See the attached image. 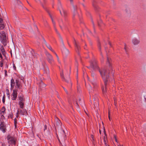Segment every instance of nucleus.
<instances>
[{
	"mask_svg": "<svg viewBox=\"0 0 146 146\" xmlns=\"http://www.w3.org/2000/svg\"><path fill=\"white\" fill-rule=\"evenodd\" d=\"M94 90H93L92 89V88H91V89H90L89 90V92H90V93H92L93 92V91H94Z\"/></svg>",
	"mask_w": 146,
	"mask_h": 146,
	"instance_id": "nucleus-37",
	"label": "nucleus"
},
{
	"mask_svg": "<svg viewBox=\"0 0 146 146\" xmlns=\"http://www.w3.org/2000/svg\"><path fill=\"white\" fill-rule=\"evenodd\" d=\"M0 66L1 67H2L3 66V61L1 60L0 61Z\"/></svg>",
	"mask_w": 146,
	"mask_h": 146,
	"instance_id": "nucleus-27",
	"label": "nucleus"
},
{
	"mask_svg": "<svg viewBox=\"0 0 146 146\" xmlns=\"http://www.w3.org/2000/svg\"><path fill=\"white\" fill-rule=\"evenodd\" d=\"M43 41H44V44H46H46H47V42H46V40H45L44 39H43Z\"/></svg>",
	"mask_w": 146,
	"mask_h": 146,
	"instance_id": "nucleus-42",
	"label": "nucleus"
},
{
	"mask_svg": "<svg viewBox=\"0 0 146 146\" xmlns=\"http://www.w3.org/2000/svg\"><path fill=\"white\" fill-rule=\"evenodd\" d=\"M2 146H4V145H2Z\"/></svg>",
	"mask_w": 146,
	"mask_h": 146,
	"instance_id": "nucleus-63",
	"label": "nucleus"
},
{
	"mask_svg": "<svg viewBox=\"0 0 146 146\" xmlns=\"http://www.w3.org/2000/svg\"><path fill=\"white\" fill-rule=\"evenodd\" d=\"M2 101H3V103H4L5 102V99H3V98Z\"/></svg>",
	"mask_w": 146,
	"mask_h": 146,
	"instance_id": "nucleus-48",
	"label": "nucleus"
},
{
	"mask_svg": "<svg viewBox=\"0 0 146 146\" xmlns=\"http://www.w3.org/2000/svg\"><path fill=\"white\" fill-rule=\"evenodd\" d=\"M62 131H63V133H64V131L63 130Z\"/></svg>",
	"mask_w": 146,
	"mask_h": 146,
	"instance_id": "nucleus-55",
	"label": "nucleus"
},
{
	"mask_svg": "<svg viewBox=\"0 0 146 146\" xmlns=\"http://www.w3.org/2000/svg\"><path fill=\"white\" fill-rule=\"evenodd\" d=\"M15 84V83L14 80L13 79H12L11 81V90H12L13 88L14 87Z\"/></svg>",
	"mask_w": 146,
	"mask_h": 146,
	"instance_id": "nucleus-14",
	"label": "nucleus"
},
{
	"mask_svg": "<svg viewBox=\"0 0 146 146\" xmlns=\"http://www.w3.org/2000/svg\"><path fill=\"white\" fill-rule=\"evenodd\" d=\"M91 66L93 69H95L98 68L97 64L96 61H94L91 64Z\"/></svg>",
	"mask_w": 146,
	"mask_h": 146,
	"instance_id": "nucleus-9",
	"label": "nucleus"
},
{
	"mask_svg": "<svg viewBox=\"0 0 146 146\" xmlns=\"http://www.w3.org/2000/svg\"><path fill=\"white\" fill-rule=\"evenodd\" d=\"M60 76H61V78H62V79H63V80H65V81L66 82H67L69 83V82H70V80H69V81H67L65 80V79L64 76V74H63V71H62V72L60 73Z\"/></svg>",
	"mask_w": 146,
	"mask_h": 146,
	"instance_id": "nucleus-16",
	"label": "nucleus"
},
{
	"mask_svg": "<svg viewBox=\"0 0 146 146\" xmlns=\"http://www.w3.org/2000/svg\"><path fill=\"white\" fill-rule=\"evenodd\" d=\"M82 5H83V6H84V5L83 4Z\"/></svg>",
	"mask_w": 146,
	"mask_h": 146,
	"instance_id": "nucleus-60",
	"label": "nucleus"
},
{
	"mask_svg": "<svg viewBox=\"0 0 146 146\" xmlns=\"http://www.w3.org/2000/svg\"><path fill=\"white\" fill-rule=\"evenodd\" d=\"M99 132L100 134H101V131L100 129L99 130Z\"/></svg>",
	"mask_w": 146,
	"mask_h": 146,
	"instance_id": "nucleus-52",
	"label": "nucleus"
},
{
	"mask_svg": "<svg viewBox=\"0 0 146 146\" xmlns=\"http://www.w3.org/2000/svg\"><path fill=\"white\" fill-rule=\"evenodd\" d=\"M74 45L76 46V47L77 49V50H78L80 48V47L79 46V45L77 44V42H76V41L75 39H74Z\"/></svg>",
	"mask_w": 146,
	"mask_h": 146,
	"instance_id": "nucleus-18",
	"label": "nucleus"
},
{
	"mask_svg": "<svg viewBox=\"0 0 146 146\" xmlns=\"http://www.w3.org/2000/svg\"><path fill=\"white\" fill-rule=\"evenodd\" d=\"M16 2L18 4L19 6V8L20 9H21L22 8V6L20 1H18V0H15Z\"/></svg>",
	"mask_w": 146,
	"mask_h": 146,
	"instance_id": "nucleus-17",
	"label": "nucleus"
},
{
	"mask_svg": "<svg viewBox=\"0 0 146 146\" xmlns=\"http://www.w3.org/2000/svg\"><path fill=\"white\" fill-rule=\"evenodd\" d=\"M62 51L65 54H68L69 53V51L66 48L63 49H62Z\"/></svg>",
	"mask_w": 146,
	"mask_h": 146,
	"instance_id": "nucleus-15",
	"label": "nucleus"
},
{
	"mask_svg": "<svg viewBox=\"0 0 146 146\" xmlns=\"http://www.w3.org/2000/svg\"><path fill=\"white\" fill-rule=\"evenodd\" d=\"M54 54H55L56 57V58H57V59H58V61L59 60V58H58V56L56 54L55 52H53Z\"/></svg>",
	"mask_w": 146,
	"mask_h": 146,
	"instance_id": "nucleus-35",
	"label": "nucleus"
},
{
	"mask_svg": "<svg viewBox=\"0 0 146 146\" xmlns=\"http://www.w3.org/2000/svg\"><path fill=\"white\" fill-rule=\"evenodd\" d=\"M47 129V126L46 125H45L44 126V130H46Z\"/></svg>",
	"mask_w": 146,
	"mask_h": 146,
	"instance_id": "nucleus-45",
	"label": "nucleus"
},
{
	"mask_svg": "<svg viewBox=\"0 0 146 146\" xmlns=\"http://www.w3.org/2000/svg\"><path fill=\"white\" fill-rule=\"evenodd\" d=\"M0 130L3 133H5L6 131V127L3 122H1L0 124Z\"/></svg>",
	"mask_w": 146,
	"mask_h": 146,
	"instance_id": "nucleus-5",
	"label": "nucleus"
},
{
	"mask_svg": "<svg viewBox=\"0 0 146 146\" xmlns=\"http://www.w3.org/2000/svg\"><path fill=\"white\" fill-rule=\"evenodd\" d=\"M13 68H14V70L16 69V66H15V65L14 64H13Z\"/></svg>",
	"mask_w": 146,
	"mask_h": 146,
	"instance_id": "nucleus-47",
	"label": "nucleus"
},
{
	"mask_svg": "<svg viewBox=\"0 0 146 146\" xmlns=\"http://www.w3.org/2000/svg\"><path fill=\"white\" fill-rule=\"evenodd\" d=\"M46 46L47 48H49L50 50H51L53 52H54V51L52 49L51 46L49 44H46Z\"/></svg>",
	"mask_w": 146,
	"mask_h": 146,
	"instance_id": "nucleus-20",
	"label": "nucleus"
},
{
	"mask_svg": "<svg viewBox=\"0 0 146 146\" xmlns=\"http://www.w3.org/2000/svg\"><path fill=\"white\" fill-rule=\"evenodd\" d=\"M60 39L61 42L62 43V44H63V43H64L62 38L61 37L60 35Z\"/></svg>",
	"mask_w": 146,
	"mask_h": 146,
	"instance_id": "nucleus-31",
	"label": "nucleus"
},
{
	"mask_svg": "<svg viewBox=\"0 0 146 146\" xmlns=\"http://www.w3.org/2000/svg\"><path fill=\"white\" fill-rule=\"evenodd\" d=\"M18 117V115H17V117Z\"/></svg>",
	"mask_w": 146,
	"mask_h": 146,
	"instance_id": "nucleus-61",
	"label": "nucleus"
},
{
	"mask_svg": "<svg viewBox=\"0 0 146 146\" xmlns=\"http://www.w3.org/2000/svg\"><path fill=\"white\" fill-rule=\"evenodd\" d=\"M20 110L19 109L17 110V115L19 113L20 111Z\"/></svg>",
	"mask_w": 146,
	"mask_h": 146,
	"instance_id": "nucleus-39",
	"label": "nucleus"
},
{
	"mask_svg": "<svg viewBox=\"0 0 146 146\" xmlns=\"http://www.w3.org/2000/svg\"><path fill=\"white\" fill-rule=\"evenodd\" d=\"M16 86H17L18 88H20V83L16 84Z\"/></svg>",
	"mask_w": 146,
	"mask_h": 146,
	"instance_id": "nucleus-32",
	"label": "nucleus"
},
{
	"mask_svg": "<svg viewBox=\"0 0 146 146\" xmlns=\"http://www.w3.org/2000/svg\"><path fill=\"white\" fill-rule=\"evenodd\" d=\"M109 119L110 120V113H109Z\"/></svg>",
	"mask_w": 146,
	"mask_h": 146,
	"instance_id": "nucleus-51",
	"label": "nucleus"
},
{
	"mask_svg": "<svg viewBox=\"0 0 146 146\" xmlns=\"http://www.w3.org/2000/svg\"><path fill=\"white\" fill-rule=\"evenodd\" d=\"M125 50H126V48H125Z\"/></svg>",
	"mask_w": 146,
	"mask_h": 146,
	"instance_id": "nucleus-58",
	"label": "nucleus"
},
{
	"mask_svg": "<svg viewBox=\"0 0 146 146\" xmlns=\"http://www.w3.org/2000/svg\"><path fill=\"white\" fill-rule=\"evenodd\" d=\"M125 11L127 14L128 16H129L130 15V12L129 9H126Z\"/></svg>",
	"mask_w": 146,
	"mask_h": 146,
	"instance_id": "nucleus-23",
	"label": "nucleus"
},
{
	"mask_svg": "<svg viewBox=\"0 0 146 146\" xmlns=\"http://www.w3.org/2000/svg\"><path fill=\"white\" fill-rule=\"evenodd\" d=\"M5 27L3 23H0V30L4 29Z\"/></svg>",
	"mask_w": 146,
	"mask_h": 146,
	"instance_id": "nucleus-22",
	"label": "nucleus"
},
{
	"mask_svg": "<svg viewBox=\"0 0 146 146\" xmlns=\"http://www.w3.org/2000/svg\"><path fill=\"white\" fill-rule=\"evenodd\" d=\"M101 55L102 57V58L101 59V61H103L104 57H103V56L102 54V53H101Z\"/></svg>",
	"mask_w": 146,
	"mask_h": 146,
	"instance_id": "nucleus-34",
	"label": "nucleus"
},
{
	"mask_svg": "<svg viewBox=\"0 0 146 146\" xmlns=\"http://www.w3.org/2000/svg\"><path fill=\"white\" fill-rule=\"evenodd\" d=\"M0 58H1V60L3 61V56H2V55L1 54V53L0 52Z\"/></svg>",
	"mask_w": 146,
	"mask_h": 146,
	"instance_id": "nucleus-26",
	"label": "nucleus"
},
{
	"mask_svg": "<svg viewBox=\"0 0 146 146\" xmlns=\"http://www.w3.org/2000/svg\"><path fill=\"white\" fill-rule=\"evenodd\" d=\"M132 42L134 45H137L140 42V41L139 39H137L136 38H134L132 39Z\"/></svg>",
	"mask_w": 146,
	"mask_h": 146,
	"instance_id": "nucleus-7",
	"label": "nucleus"
},
{
	"mask_svg": "<svg viewBox=\"0 0 146 146\" xmlns=\"http://www.w3.org/2000/svg\"><path fill=\"white\" fill-rule=\"evenodd\" d=\"M19 102H24V100L22 97L20 96L19 97Z\"/></svg>",
	"mask_w": 146,
	"mask_h": 146,
	"instance_id": "nucleus-21",
	"label": "nucleus"
},
{
	"mask_svg": "<svg viewBox=\"0 0 146 146\" xmlns=\"http://www.w3.org/2000/svg\"><path fill=\"white\" fill-rule=\"evenodd\" d=\"M14 125L15 128L17 127V119L15 118L14 119Z\"/></svg>",
	"mask_w": 146,
	"mask_h": 146,
	"instance_id": "nucleus-24",
	"label": "nucleus"
},
{
	"mask_svg": "<svg viewBox=\"0 0 146 146\" xmlns=\"http://www.w3.org/2000/svg\"><path fill=\"white\" fill-rule=\"evenodd\" d=\"M111 59L107 56L106 64L109 66L108 67H104L99 71L104 83V87H102V91L104 94H106L108 93L107 87L108 83L110 82L109 76L110 73L113 70L110 63Z\"/></svg>",
	"mask_w": 146,
	"mask_h": 146,
	"instance_id": "nucleus-1",
	"label": "nucleus"
},
{
	"mask_svg": "<svg viewBox=\"0 0 146 146\" xmlns=\"http://www.w3.org/2000/svg\"><path fill=\"white\" fill-rule=\"evenodd\" d=\"M109 44L110 46H111V43H110V42H109Z\"/></svg>",
	"mask_w": 146,
	"mask_h": 146,
	"instance_id": "nucleus-53",
	"label": "nucleus"
},
{
	"mask_svg": "<svg viewBox=\"0 0 146 146\" xmlns=\"http://www.w3.org/2000/svg\"><path fill=\"white\" fill-rule=\"evenodd\" d=\"M2 110V112H3V113H4V112L5 111V107H3Z\"/></svg>",
	"mask_w": 146,
	"mask_h": 146,
	"instance_id": "nucleus-30",
	"label": "nucleus"
},
{
	"mask_svg": "<svg viewBox=\"0 0 146 146\" xmlns=\"http://www.w3.org/2000/svg\"><path fill=\"white\" fill-rule=\"evenodd\" d=\"M72 5V7L73 8V17H74L75 15L77 13V12L76 11L77 9V7L76 5H74L73 4Z\"/></svg>",
	"mask_w": 146,
	"mask_h": 146,
	"instance_id": "nucleus-12",
	"label": "nucleus"
},
{
	"mask_svg": "<svg viewBox=\"0 0 146 146\" xmlns=\"http://www.w3.org/2000/svg\"><path fill=\"white\" fill-rule=\"evenodd\" d=\"M3 23V19H2L0 18V23Z\"/></svg>",
	"mask_w": 146,
	"mask_h": 146,
	"instance_id": "nucleus-40",
	"label": "nucleus"
},
{
	"mask_svg": "<svg viewBox=\"0 0 146 146\" xmlns=\"http://www.w3.org/2000/svg\"><path fill=\"white\" fill-rule=\"evenodd\" d=\"M0 41L4 46L7 45L8 42L5 32L4 31L0 32Z\"/></svg>",
	"mask_w": 146,
	"mask_h": 146,
	"instance_id": "nucleus-2",
	"label": "nucleus"
},
{
	"mask_svg": "<svg viewBox=\"0 0 146 146\" xmlns=\"http://www.w3.org/2000/svg\"><path fill=\"white\" fill-rule=\"evenodd\" d=\"M68 45H69V46H70V44H69V43H68Z\"/></svg>",
	"mask_w": 146,
	"mask_h": 146,
	"instance_id": "nucleus-57",
	"label": "nucleus"
},
{
	"mask_svg": "<svg viewBox=\"0 0 146 146\" xmlns=\"http://www.w3.org/2000/svg\"><path fill=\"white\" fill-rule=\"evenodd\" d=\"M27 3H29V2H28V1H27Z\"/></svg>",
	"mask_w": 146,
	"mask_h": 146,
	"instance_id": "nucleus-62",
	"label": "nucleus"
},
{
	"mask_svg": "<svg viewBox=\"0 0 146 146\" xmlns=\"http://www.w3.org/2000/svg\"><path fill=\"white\" fill-rule=\"evenodd\" d=\"M17 90H14L11 96H12L11 99L12 100H16L17 97Z\"/></svg>",
	"mask_w": 146,
	"mask_h": 146,
	"instance_id": "nucleus-6",
	"label": "nucleus"
},
{
	"mask_svg": "<svg viewBox=\"0 0 146 146\" xmlns=\"http://www.w3.org/2000/svg\"><path fill=\"white\" fill-rule=\"evenodd\" d=\"M54 29H55V30L56 31L57 33V30L56 29L55 27H54Z\"/></svg>",
	"mask_w": 146,
	"mask_h": 146,
	"instance_id": "nucleus-50",
	"label": "nucleus"
},
{
	"mask_svg": "<svg viewBox=\"0 0 146 146\" xmlns=\"http://www.w3.org/2000/svg\"><path fill=\"white\" fill-rule=\"evenodd\" d=\"M58 9L60 11L61 15L64 17L67 15L66 11L65 10L61 5L60 2L59 1L58 2Z\"/></svg>",
	"mask_w": 146,
	"mask_h": 146,
	"instance_id": "nucleus-3",
	"label": "nucleus"
},
{
	"mask_svg": "<svg viewBox=\"0 0 146 146\" xmlns=\"http://www.w3.org/2000/svg\"><path fill=\"white\" fill-rule=\"evenodd\" d=\"M91 137L92 138L93 140H94V136L93 135H91Z\"/></svg>",
	"mask_w": 146,
	"mask_h": 146,
	"instance_id": "nucleus-43",
	"label": "nucleus"
},
{
	"mask_svg": "<svg viewBox=\"0 0 146 146\" xmlns=\"http://www.w3.org/2000/svg\"><path fill=\"white\" fill-rule=\"evenodd\" d=\"M45 70L46 71V72L47 74H48L49 73V69L47 67L45 68Z\"/></svg>",
	"mask_w": 146,
	"mask_h": 146,
	"instance_id": "nucleus-25",
	"label": "nucleus"
},
{
	"mask_svg": "<svg viewBox=\"0 0 146 146\" xmlns=\"http://www.w3.org/2000/svg\"><path fill=\"white\" fill-rule=\"evenodd\" d=\"M56 125L57 126L56 128H58V127H59L61 126V125L62 124V123H61L60 121L59 120H56Z\"/></svg>",
	"mask_w": 146,
	"mask_h": 146,
	"instance_id": "nucleus-13",
	"label": "nucleus"
},
{
	"mask_svg": "<svg viewBox=\"0 0 146 146\" xmlns=\"http://www.w3.org/2000/svg\"><path fill=\"white\" fill-rule=\"evenodd\" d=\"M50 16L51 19H52V21L53 24L54 26V27H55V23L54 22V21H53V20L51 16L50 15Z\"/></svg>",
	"mask_w": 146,
	"mask_h": 146,
	"instance_id": "nucleus-29",
	"label": "nucleus"
},
{
	"mask_svg": "<svg viewBox=\"0 0 146 146\" xmlns=\"http://www.w3.org/2000/svg\"><path fill=\"white\" fill-rule=\"evenodd\" d=\"M24 102H19V104L20 105V107L21 109H23L24 107Z\"/></svg>",
	"mask_w": 146,
	"mask_h": 146,
	"instance_id": "nucleus-19",
	"label": "nucleus"
},
{
	"mask_svg": "<svg viewBox=\"0 0 146 146\" xmlns=\"http://www.w3.org/2000/svg\"><path fill=\"white\" fill-rule=\"evenodd\" d=\"M119 146H123V145H119Z\"/></svg>",
	"mask_w": 146,
	"mask_h": 146,
	"instance_id": "nucleus-59",
	"label": "nucleus"
},
{
	"mask_svg": "<svg viewBox=\"0 0 146 146\" xmlns=\"http://www.w3.org/2000/svg\"><path fill=\"white\" fill-rule=\"evenodd\" d=\"M99 48L100 50V45L99 46Z\"/></svg>",
	"mask_w": 146,
	"mask_h": 146,
	"instance_id": "nucleus-54",
	"label": "nucleus"
},
{
	"mask_svg": "<svg viewBox=\"0 0 146 146\" xmlns=\"http://www.w3.org/2000/svg\"><path fill=\"white\" fill-rule=\"evenodd\" d=\"M65 136H66V134H65Z\"/></svg>",
	"mask_w": 146,
	"mask_h": 146,
	"instance_id": "nucleus-64",
	"label": "nucleus"
},
{
	"mask_svg": "<svg viewBox=\"0 0 146 146\" xmlns=\"http://www.w3.org/2000/svg\"><path fill=\"white\" fill-rule=\"evenodd\" d=\"M104 143L105 144V146H107L108 144L106 143V141L105 137L104 138Z\"/></svg>",
	"mask_w": 146,
	"mask_h": 146,
	"instance_id": "nucleus-28",
	"label": "nucleus"
},
{
	"mask_svg": "<svg viewBox=\"0 0 146 146\" xmlns=\"http://www.w3.org/2000/svg\"><path fill=\"white\" fill-rule=\"evenodd\" d=\"M103 128V129H104V134L105 135H106V131H105V127H104Z\"/></svg>",
	"mask_w": 146,
	"mask_h": 146,
	"instance_id": "nucleus-41",
	"label": "nucleus"
},
{
	"mask_svg": "<svg viewBox=\"0 0 146 146\" xmlns=\"http://www.w3.org/2000/svg\"><path fill=\"white\" fill-rule=\"evenodd\" d=\"M94 75H95V74L94 73H93V72L92 73V74H91L92 76L94 77Z\"/></svg>",
	"mask_w": 146,
	"mask_h": 146,
	"instance_id": "nucleus-44",
	"label": "nucleus"
},
{
	"mask_svg": "<svg viewBox=\"0 0 146 146\" xmlns=\"http://www.w3.org/2000/svg\"><path fill=\"white\" fill-rule=\"evenodd\" d=\"M44 22H46V21L45 20H43Z\"/></svg>",
	"mask_w": 146,
	"mask_h": 146,
	"instance_id": "nucleus-56",
	"label": "nucleus"
},
{
	"mask_svg": "<svg viewBox=\"0 0 146 146\" xmlns=\"http://www.w3.org/2000/svg\"><path fill=\"white\" fill-rule=\"evenodd\" d=\"M22 110H20V113L23 115H26L27 114V112L25 109H22Z\"/></svg>",
	"mask_w": 146,
	"mask_h": 146,
	"instance_id": "nucleus-11",
	"label": "nucleus"
},
{
	"mask_svg": "<svg viewBox=\"0 0 146 146\" xmlns=\"http://www.w3.org/2000/svg\"><path fill=\"white\" fill-rule=\"evenodd\" d=\"M70 0V2L72 4V2H73V0Z\"/></svg>",
	"mask_w": 146,
	"mask_h": 146,
	"instance_id": "nucleus-49",
	"label": "nucleus"
},
{
	"mask_svg": "<svg viewBox=\"0 0 146 146\" xmlns=\"http://www.w3.org/2000/svg\"><path fill=\"white\" fill-rule=\"evenodd\" d=\"M0 50L3 55V56H5L6 54V52L5 50V49L3 45H1V46Z\"/></svg>",
	"mask_w": 146,
	"mask_h": 146,
	"instance_id": "nucleus-10",
	"label": "nucleus"
},
{
	"mask_svg": "<svg viewBox=\"0 0 146 146\" xmlns=\"http://www.w3.org/2000/svg\"><path fill=\"white\" fill-rule=\"evenodd\" d=\"M7 139L8 141V142L10 143H14L15 142L14 138L11 137L10 135H8L7 137Z\"/></svg>",
	"mask_w": 146,
	"mask_h": 146,
	"instance_id": "nucleus-8",
	"label": "nucleus"
},
{
	"mask_svg": "<svg viewBox=\"0 0 146 146\" xmlns=\"http://www.w3.org/2000/svg\"><path fill=\"white\" fill-rule=\"evenodd\" d=\"M15 82H16V84L19 83L18 80H17V79H16L15 80Z\"/></svg>",
	"mask_w": 146,
	"mask_h": 146,
	"instance_id": "nucleus-38",
	"label": "nucleus"
},
{
	"mask_svg": "<svg viewBox=\"0 0 146 146\" xmlns=\"http://www.w3.org/2000/svg\"><path fill=\"white\" fill-rule=\"evenodd\" d=\"M45 53L47 58V60L48 62L50 63L53 62L54 60L51 55L47 51L45 52Z\"/></svg>",
	"mask_w": 146,
	"mask_h": 146,
	"instance_id": "nucleus-4",
	"label": "nucleus"
},
{
	"mask_svg": "<svg viewBox=\"0 0 146 146\" xmlns=\"http://www.w3.org/2000/svg\"><path fill=\"white\" fill-rule=\"evenodd\" d=\"M63 89H64L65 92H66V93L67 94H68V92L67 90L65 88H64V87H63Z\"/></svg>",
	"mask_w": 146,
	"mask_h": 146,
	"instance_id": "nucleus-33",
	"label": "nucleus"
},
{
	"mask_svg": "<svg viewBox=\"0 0 146 146\" xmlns=\"http://www.w3.org/2000/svg\"><path fill=\"white\" fill-rule=\"evenodd\" d=\"M65 48H66V47L65 46L64 43H63L62 44V49H63Z\"/></svg>",
	"mask_w": 146,
	"mask_h": 146,
	"instance_id": "nucleus-36",
	"label": "nucleus"
},
{
	"mask_svg": "<svg viewBox=\"0 0 146 146\" xmlns=\"http://www.w3.org/2000/svg\"><path fill=\"white\" fill-rule=\"evenodd\" d=\"M35 57H36V58H37L38 56V55L37 54H35Z\"/></svg>",
	"mask_w": 146,
	"mask_h": 146,
	"instance_id": "nucleus-46",
	"label": "nucleus"
}]
</instances>
